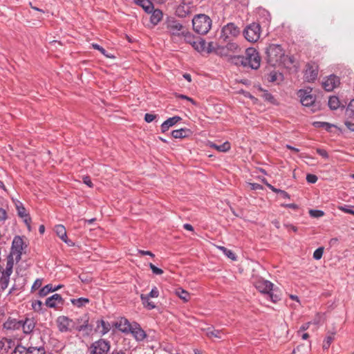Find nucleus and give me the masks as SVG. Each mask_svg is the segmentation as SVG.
Listing matches in <instances>:
<instances>
[{
    "label": "nucleus",
    "mask_w": 354,
    "mask_h": 354,
    "mask_svg": "<svg viewBox=\"0 0 354 354\" xmlns=\"http://www.w3.org/2000/svg\"><path fill=\"white\" fill-rule=\"evenodd\" d=\"M110 345L109 342L104 339H100L93 342L90 347L91 354H107Z\"/></svg>",
    "instance_id": "f8f14e48"
},
{
    "label": "nucleus",
    "mask_w": 354,
    "mask_h": 354,
    "mask_svg": "<svg viewBox=\"0 0 354 354\" xmlns=\"http://www.w3.org/2000/svg\"><path fill=\"white\" fill-rule=\"evenodd\" d=\"M245 38L250 42H256L261 35V26L257 23H252L246 26L243 31Z\"/></svg>",
    "instance_id": "0eeeda50"
},
{
    "label": "nucleus",
    "mask_w": 354,
    "mask_h": 354,
    "mask_svg": "<svg viewBox=\"0 0 354 354\" xmlns=\"http://www.w3.org/2000/svg\"><path fill=\"white\" fill-rule=\"evenodd\" d=\"M221 335H222L221 330H215V329L210 328H207V335L209 337H216V338L221 339V338H222Z\"/></svg>",
    "instance_id": "c9c22d12"
},
{
    "label": "nucleus",
    "mask_w": 354,
    "mask_h": 354,
    "mask_svg": "<svg viewBox=\"0 0 354 354\" xmlns=\"http://www.w3.org/2000/svg\"><path fill=\"white\" fill-rule=\"evenodd\" d=\"M21 327V320H17L16 319L9 317L6 322L3 324V328L7 330H18Z\"/></svg>",
    "instance_id": "b1692460"
},
{
    "label": "nucleus",
    "mask_w": 354,
    "mask_h": 354,
    "mask_svg": "<svg viewBox=\"0 0 354 354\" xmlns=\"http://www.w3.org/2000/svg\"><path fill=\"white\" fill-rule=\"evenodd\" d=\"M179 38L183 39L185 42L188 43L192 46L196 41V38L194 36V35L191 33L189 31H188L186 28L185 29L183 33H182L181 36Z\"/></svg>",
    "instance_id": "c756f323"
},
{
    "label": "nucleus",
    "mask_w": 354,
    "mask_h": 354,
    "mask_svg": "<svg viewBox=\"0 0 354 354\" xmlns=\"http://www.w3.org/2000/svg\"><path fill=\"white\" fill-rule=\"evenodd\" d=\"M28 354H46V351L43 346H30Z\"/></svg>",
    "instance_id": "4c0bfd02"
},
{
    "label": "nucleus",
    "mask_w": 354,
    "mask_h": 354,
    "mask_svg": "<svg viewBox=\"0 0 354 354\" xmlns=\"http://www.w3.org/2000/svg\"><path fill=\"white\" fill-rule=\"evenodd\" d=\"M111 329V326L109 322L103 319L98 320L96 324V330L99 331L102 335L106 334Z\"/></svg>",
    "instance_id": "393cba45"
},
{
    "label": "nucleus",
    "mask_w": 354,
    "mask_h": 354,
    "mask_svg": "<svg viewBox=\"0 0 354 354\" xmlns=\"http://www.w3.org/2000/svg\"><path fill=\"white\" fill-rule=\"evenodd\" d=\"M177 295L183 301H187L189 298V293L182 288H178L176 290Z\"/></svg>",
    "instance_id": "a19ab883"
},
{
    "label": "nucleus",
    "mask_w": 354,
    "mask_h": 354,
    "mask_svg": "<svg viewBox=\"0 0 354 354\" xmlns=\"http://www.w3.org/2000/svg\"><path fill=\"white\" fill-rule=\"evenodd\" d=\"M23 249V239L19 236H15L12 241L11 252L10 254L15 257V259L17 262L21 260Z\"/></svg>",
    "instance_id": "9b49d317"
},
{
    "label": "nucleus",
    "mask_w": 354,
    "mask_h": 354,
    "mask_svg": "<svg viewBox=\"0 0 354 354\" xmlns=\"http://www.w3.org/2000/svg\"><path fill=\"white\" fill-rule=\"evenodd\" d=\"M24 222L26 224L28 228L30 230V222H31V218L29 216V215L27 214V217H24Z\"/></svg>",
    "instance_id": "69168bd1"
},
{
    "label": "nucleus",
    "mask_w": 354,
    "mask_h": 354,
    "mask_svg": "<svg viewBox=\"0 0 354 354\" xmlns=\"http://www.w3.org/2000/svg\"><path fill=\"white\" fill-rule=\"evenodd\" d=\"M54 230L62 241L70 245L71 241L68 239L66 230L63 225H55Z\"/></svg>",
    "instance_id": "4be33fe9"
},
{
    "label": "nucleus",
    "mask_w": 354,
    "mask_h": 354,
    "mask_svg": "<svg viewBox=\"0 0 354 354\" xmlns=\"http://www.w3.org/2000/svg\"><path fill=\"white\" fill-rule=\"evenodd\" d=\"M74 322L73 329L78 332H84L86 335H89L93 330V326L89 324L88 314L85 313L82 316L78 317Z\"/></svg>",
    "instance_id": "423d86ee"
},
{
    "label": "nucleus",
    "mask_w": 354,
    "mask_h": 354,
    "mask_svg": "<svg viewBox=\"0 0 354 354\" xmlns=\"http://www.w3.org/2000/svg\"><path fill=\"white\" fill-rule=\"evenodd\" d=\"M28 348L21 345H17L11 354H28Z\"/></svg>",
    "instance_id": "ea45409f"
},
{
    "label": "nucleus",
    "mask_w": 354,
    "mask_h": 354,
    "mask_svg": "<svg viewBox=\"0 0 354 354\" xmlns=\"http://www.w3.org/2000/svg\"><path fill=\"white\" fill-rule=\"evenodd\" d=\"M192 26L196 32L200 35H205L212 27V19L206 15H197L192 19Z\"/></svg>",
    "instance_id": "20e7f679"
},
{
    "label": "nucleus",
    "mask_w": 354,
    "mask_h": 354,
    "mask_svg": "<svg viewBox=\"0 0 354 354\" xmlns=\"http://www.w3.org/2000/svg\"><path fill=\"white\" fill-rule=\"evenodd\" d=\"M14 203L17 210V214L19 216H20L21 218L27 217L26 210L24 207L23 203L18 200L14 201Z\"/></svg>",
    "instance_id": "2f4dec72"
},
{
    "label": "nucleus",
    "mask_w": 354,
    "mask_h": 354,
    "mask_svg": "<svg viewBox=\"0 0 354 354\" xmlns=\"http://www.w3.org/2000/svg\"><path fill=\"white\" fill-rule=\"evenodd\" d=\"M134 2L148 13H151L153 9V5L149 0H134Z\"/></svg>",
    "instance_id": "a878e982"
},
{
    "label": "nucleus",
    "mask_w": 354,
    "mask_h": 354,
    "mask_svg": "<svg viewBox=\"0 0 354 354\" xmlns=\"http://www.w3.org/2000/svg\"><path fill=\"white\" fill-rule=\"evenodd\" d=\"M209 147L211 148L216 149L218 151H220V152H227L230 149L231 145L228 141H226L220 145H218L213 142H210Z\"/></svg>",
    "instance_id": "cd10ccee"
},
{
    "label": "nucleus",
    "mask_w": 354,
    "mask_h": 354,
    "mask_svg": "<svg viewBox=\"0 0 354 354\" xmlns=\"http://www.w3.org/2000/svg\"><path fill=\"white\" fill-rule=\"evenodd\" d=\"M313 127L315 128H323L325 129L327 131L330 132L331 130L330 129L333 127H335V125L330 124L326 122H320V121H315L313 122Z\"/></svg>",
    "instance_id": "473e14b6"
},
{
    "label": "nucleus",
    "mask_w": 354,
    "mask_h": 354,
    "mask_svg": "<svg viewBox=\"0 0 354 354\" xmlns=\"http://www.w3.org/2000/svg\"><path fill=\"white\" fill-rule=\"evenodd\" d=\"M149 266L154 274L160 275L163 273V270L162 269L156 267L151 263L149 264Z\"/></svg>",
    "instance_id": "49530a36"
},
{
    "label": "nucleus",
    "mask_w": 354,
    "mask_h": 354,
    "mask_svg": "<svg viewBox=\"0 0 354 354\" xmlns=\"http://www.w3.org/2000/svg\"><path fill=\"white\" fill-rule=\"evenodd\" d=\"M53 292V285L49 283L44 286L42 288L40 289L39 292V295L40 297H45L50 292Z\"/></svg>",
    "instance_id": "58836bf2"
},
{
    "label": "nucleus",
    "mask_w": 354,
    "mask_h": 354,
    "mask_svg": "<svg viewBox=\"0 0 354 354\" xmlns=\"http://www.w3.org/2000/svg\"><path fill=\"white\" fill-rule=\"evenodd\" d=\"M334 336L335 333H328L323 342L322 347L324 350H327L330 347L332 342L334 339Z\"/></svg>",
    "instance_id": "f704fd0d"
},
{
    "label": "nucleus",
    "mask_w": 354,
    "mask_h": 354,
    "mask_svg": "<svg viewBox=\"0 0 354 354\" xmlns=\"http://www.w3.org/2000/svg\"><path fill=\"white\" fill-rule=\"evenodd\" d=\"M151 12L150 21L153 25H157L162 18V12L159 9H153Z\"/></svg>",
    "instance_id": "c85d7f7f"
},
{
    "label": "nucleus",
    "mask_w": 354,
    "mask_h": 354,
    "mask_svg": "<svg viewBox=\"0 0 354 354\" xmlns=\"http://www.w3.org/2000/svg\"><path fill=\"white\" fill-rule=\"evenodd\" d=\"M250 186L251 189L254 190L261 189L263 188L262 186L258 183H251Z\"/></svg>",
    "instance_id": "0e129e2a"
},
{
    "label": "nucleus",
    "mask_w": 354,
    "mask_h": 354,
    "mask_svg": "<svg viewBox=\"0 0 354 354\" xmlns=\"http://www.w3.org/2000/svg\"><path fill=\"white\" fill-rule=\"evenodd\" d=\"M166 27L167 31L171 36L176 37L178 38L181 36L185 29V28L178 21L174 18L167 20Z\"/></svg>",
    "instance_id": "9d476101"
},
{
    "label": "nucleus",
    "mask_w": 354,
    "mask_h": 354,
    "mask_svg": "<svg viewBox=\"0 0 354 354\" xmlns=\"http://www.w3.org/2000/svg\"><path fill=\"white\" fill-rule=\"evenodd\" d=\"M266 60L272 66H279L285 61V53L279 44H272L266 48Z\"/></svg>",
    "instance_id": "f03ea898"
},
{
    "label": "nucleus",
    "mask_w": 354,
    "mask_h": 354,
    "mask_svg": "<svg viewBox=\"0 0 354 354\" xmlns=\"http://www.w3.org/2000/svg\"><path fill=\"white\" fill-rule=\"evenodd\" d=\"M182 118L180 116L177 115L168 118L161 124L162 132L164 133L168 131L171 127H173L177 122H180Z\"/></svg>",
    "instance_id": "5701e85b"
},
{
    "label": "nucleus",
    "mask_w": 354,
    "mask_h": 354,
    "mask_svg": "<svg viewBox=\"0 0 354 354\" xmlns=\"http://www.w3.org/2000/svg\"><path fill=\"white\" fill-rule=\"evenodd\" d=\"M183 227L189 231H194V227L191 224L185 223L183 225Z\"/></svg>",
    "instance_id": "338daca9"
},
{
    "label": "nucleus",
    "mask_w": 354,
    "mask_h": 354,
    "mask_svg": "<svg viewBox=\"0 0 354 354\" xmlns=\"http://www.w3.org/2000/svg\"><path fill=\"white\" fill-rule=\"evenodd\" d=\"M339 209L345 213L350 214L351 215H354V210L352 209V207H351L349 206L345 205L344 207H340Z\"/></svg>",
    "instance_id": "603ef678"
},
{
    "label": "nucleus",
    "mask_w": 354,
    "mask_h": 354,
    "mask_svg": "<svg viewBox=\"0 0 354 354\" xmlns=\"http://www.w3.org/2000/svg\"><path fill=\"white\" fill-rule=\"evenodd\" d=\"M309 215L313 218H320L324 215V212L319 209H310Z\"/></svg>",
    "instance_id": "37998d69"
},
{
    "label": "nucleus",
    "mask_w": 354,
    "mask_h": 354,
    "mask_svg": "<svg viewBox=\"0 0 354 354\" xmlns=\"http://www.w3.org/2000/svg\"><path fill=\"white\" fill-rule=\"evenodd\" d=\"M138 252L142 255H149L151 257H154V254L150 252V251H148V250H138Z\"/></svg>",
    "instance_id": "e2e57ef3"
},
{
    "label": "nucleus",
    "mask_w": 354,
    "mask_h": 354,
    "mask_svg": "<svg viewBox=\"0 0 354 354\" xmlns=\"http://www.w3.org/2000/svg\"><path fill=\"white\" fill-rule=\"evenodd\" d=\"M83 182L84 184H86L89 187H93V184L89 176H84L83 177Z\"/></svg>",
    "instance_id": "13d9d810"
},
{
    "label": "nucleus",
    "mask_w": 354,
    "mask_h": 354,
    "mask_svg": "<svg viewBox=\"0 0 354 354\" xmlns=\"http://www.w3.org/2000/svg\"><path fill=\"white\" fill-rule=\"evenodd\" d=\"M262 97L266 100L271 103H274V96L266 90H262Z\"/></svg>",
    "instance_id": "79ce46f5"
},
{
    "label": "nucleus",
    "mask_w": 354,
    "mask_h": 354,
    "mask_svg": "<svg viewBox=\"0 0 354 354\" xmlns=\"http://www.w3.org/2000/svg\"><path fill=\"white\" fill-rule=\"evenodd\" d=\"M328 106L330 109L336 110L340 106V102L337 96H331L328 100Z\"/></svg>",
    "instance_id": "72a5a7b5"
},
{
    "label": "nucleus",
    "mask_w": 354,
    "mask_h": 354,
    "mask_svg": "<svg viewBox=\"0 0 354 354\" xmlns=\"http://www.w3.org/2000/svg\"><path fill=\"white\" fill-rule=\"evenodd\" d=\"M223 254L232 260L234 261L236 259L235 254L231 250L227 248L225 252Z\"/></svg>",
    "instance_id": "5fc2aeb1"
},
{
    "label": "nucleus",
    "mask_w": 354,
    "mask_h": 354,
    "mask_svg": "<svg viewBox=\"0 0 354 354\" xmlns=\"http://www.w3.org/2000/svg\"><path fill=\"white\" fill-rule=\"evenodd\" d=\"M189 133L190 130L186 128H181L171 131V136L174 138H184L187 137Z\"/></svg>",
    "instance_id": "bb28decb"
},
{
    "label": "nucleus",
    "mask_w": 354,
    "mask_h": 354,
    "mask_svg": "<svg viewBox=\"0 0 354 354\" xmlns=\"http://www.w3.org/2000/svg\"><path fill=\"white\" fill-rule=\"evenodd\" d=\"M21 325L24 333L30 334L36 325V322L33 317H26L24 319L21 320Z\"/></svg>",
    "instance_id": "a211bd4d"
},
{
    "label": "nucleus",
    "mask_w": 354,
    "mask_h": 354,
    "mask_svg": "<svg viewBox=\"0 0 354 354\" xmlns=\"http://www.w3.org/2000/svg\"><path fill=\"white\" fill-rule=\"evenodd\" d=\"M156 118V115L151 113H146L145 115V120L149 123L151 122Z\"/></svg>",
    "instance_id": "4d7b16f0"
},
{
    "label": "nucleus",
    "mask_w": 354,
    "mask_h": 354,
    "mask_svg": "<svg viewBox=\"0 0 354 354\" xmlns=\"http://www.w3.org/2000/svg\"><path fill=\"white\" fill-rule=\"evenodd\" d=\"M159 296V291L155 286L153 287L148 295L142 294L140 299L144 306L148 310H152L156 308V306L153 301H149V298H156Z\"/></svg>",
    "instance_id": "4468645a"
},
{
    "label": "nucleus",
    "mask_w": 354,
    "mask_h": 354,
    "mask_svg": "<svg viewBox=\"0 0 354 354\" xmlns=\"http://www.w3.org/2000/svg\"><path fill=\"white\" fill-rule=\"evenodd\" d=\"M254 285L260 292L266 295L273 303H277L281 299L280 295L273 289L274 285L270 281L261 278L257 279L254 282Z\"/></svg>",
    "instance_id": "7ed1b4c3"
},
{
    "label": "nucleus",
    "mask_w": 354,
    "mask_h": 354,
    "mask_svg": "<svg viewBox=\"0 0 354 354\" xmlns=\"http://www.w3.org/2000/svg\"><path fill=\"white\" fill-rule=\"evenodd\" d=\"M339 78L335 75H330L322 82V86L326 91H332L339 84Z\"/></svg>",
    "instance_id": "dca6fc26"
},
{
    "label": "nucleus",
    "mask_w": 354,
    "mask_h": 354,
    "mask_svg": "<svg viewBox=\"0 0 354 354\" xmlns=\"http://www.w3.org/2000/svg\"><path fill=\"white\" fill-rule=\"evenodd\" d=\"M318 66L315 64L308 63L304 71V80L308 82H313L317 77Z\"/></svg>",
    "instance_id": "2eb2a0df"
},
{
    "label": "nucleus",
    "mask_w": 354,
    "mask_h": 354,
    "mask_svg": "<svg viewBox=\"0 0 354 354\" xmlns=\"http://www.w3.org/2000/svg\"><path fill=\"white\" fill-rule=\"evenodd\" d=\"M316 151L319 156L325 159H328L329 158L328 152L324 149L317 148Z\"/></svg>",
    "instance_id": "8fccbe9b"
},
{
    "label": "nucleus",
    "mask_w": 354,
    "mask_h": 354,
    "mask_svg": "<svg viewBox=\"0 0 354 354\" xmlns=\"http://www.w3.org/2000/svg\"><path fill=\"white\" fill-rule=\"evenodd\" d=\"M57 324L58 329L62 333H65L68 331H72L74 326L73 319H71L66 316H60L57 319Z\"/></svg>",
    "instance_id": "ddd939ff"
},
{
    "label": "nucleus",
    "mask_w": 354,
    "mask_h": 354,
    "mask_svg": "<svg viewBox=\"0 0 354 354\" xmlns=\"http://www.w3.org/2000/svg\"><path fill=\"white\" fill-rule=\"evenodd\" d=\"M129 333H131L138 342L143 341L147 337L145 331L137 322H133V326Z\"/></svg>",
    "instance_id": "f3484780"
},
{
    "label": "nucleus",
    "mask_w": 354,
    "mask_h": 354,
    "mask_svg": "<svg viewBox=\"0 0 354 354\" xmlns=\"http://www.w3.org/2000/svg\"><path fill=\"white\" fill-rule=\"evenodd\" d=\"M346 127L351 131H353L354 132V123L351 122H349V121H346L344 122Z\"/></svg>",
    "instance_id": "052dcab7"
},
{
    "label": "nucleus",
    "mask_w": 354,
    "mask_h": 354,
    "mask_svg": "<svg viewBox=\"0 0 354 354\" xmlns=\"http://www.w3.org/2000/svg\"><path fill=\"white\" fill-rule=\"evenodd\" d=\"M115 326L122 333H129L133 326V323L131 324L127 319L121 317L115 323Z\"/></svg>",
    "instance_id": "412c9836"
},
{
    "label": "nucleus",
    "mask_w": 354,
    "mask_h": 354,
    "mask_svg": "<svg viewBox=\"0 0 354 354\" xmlns=\"http://www.w3.org/2000/svg\"><path fill=\"white\" fill-rule=\"evenodd\" d=\"M41 285H42V279H37L32 286V290H37L41 286Z\"/></svg>",
    "instance_id": "3c124183"
},
{
    "label": "nucleus",
    "mask_w": 354,
    "mask_h": 354,
    "mask_svg": "<svg viewBox=\"0 0 354 354\" xmlns=\"http://www.w3.org/2000/svg\"><path fill=\"white\" fill-rule=\"evenodd\" d=\"M346 111L349 112L350 115H354V99L350 101L347 106Z\"/></svg>",
    "instance_id": "864d4df0"
},
{
    "label": "nucleus",
    "mask_w": 354,
    "mask_h": 354,
    "mask_svg": "<svg viewBox=\"0 0 354 354\" xmlns=\"http://www.w3.org/2000/svg\"><path fill=\"white\" fill-rule=\"evenodd\" d=\"M176 97H178L179 99L187 100L191 102L193 104H196L195 101L192 98H191L185 95H183V94H178V95H176Z\"/></svg>",
    "instance_id": "6e6d98bb"
},
{
    "label": "nucleus",
    "mask_w": 354,
    "mask_h": 354,
    "mask_svg": "<svg viewBox=\"0 0 354 354\" xmlns=\"http://www.w3.org/2000/svg\"><path fill=\"white\" fill-rule=\"evenodd\" d=\"M14 261H15V257L10 254L7 258L6 268L3 270L0 277V288L3 290L8 286L9 278L12 272Z\"/></svg>",
    "instance_id": "39448f33"
},
{
    "label": "nucleus",
    "mask_w": 354,
    "mask_h": 354,
    "mask_svg": "<svg viewBox=\"0 0 354 354\" xmlns=\"http://www.w3.org/2000/svg\"><path fill=\"white\" fill-rule=\"evenodd\" d=\"M324 253V248H319L316 249L313 253V258L316 260L320 259Z\"/></svg>",
    "instance_id": "a18cd8bd"
},
{
    "label": "nucleus",
    "mask_w": 354,
    "mask_h": 354,
    "mask_svg": "<svg viewBox=\"0 0 354 354\" xmlns=\"http://www.w3.org/2000/svg\"><path fill=\"white\" fill-rule=\"evenodd\" d=\"M11 339L6 338L0 341V349H2L4 347L6 343H8V344L9 345L11 343Z\"/></svg>",
    "instance_id": "680f3d73"
},
{
    "label": "nucleus",
    "mask_w": 354,
    "mask_h": 354,
    "mask_svg": "<svg viewBox=\"0 0 354 354\" xmlns=\"http://www.w3.org/2000/svg\"><path fill=\"white\" fill-rule=\"evenodd\" d=\"M236 64L243 67L250 68L257 70L260 67L261 57L259 52L254 48H248L245 50V55L235 57Z\"/></svg>",
    "instance_id": "f257e3e1"
},
{
    "label": "nucleus",
    "mask_w": 354,
    "mask_h": 354,
    "mask_svg": "<svg viewBox=\"0 0 354 354\" xmlns=\"http://www.w3.org/2000/svg\"><path fill=\"white\" fill-rule=\"evenodd\" d=\"M310 91L306 90H299V97L301 98V103L306 106H310L315 102V97L310 93Z\"/></svg>",
    "instance_id": "6ab92c4d"
},
{
    "label": "nucleus",
    "mask_w": 354,
    "mask_h": 354,
    "mask_svg": "<svg viewBox=\"0 0 354 354\" xmlns=\"http://www.w3.org/2000/svg\"><path fill=\"white\" fill-rule=\"evenodd\" d=\"M7 218V213L5 209L0 208V221H3Z\"/></svg>",
    "instance_id": "bf43d9fd"
},
{
    "label": "nucleus",
    "mask_w": 354,
    "mask_h": 354,
    "mask_svg": "<svg viewBox=\"0 0 354 354\" xmlns=\"http://www.w3.org/2000/svg\"><path fill=\"white\" fill-rule=\"evenodd\" d=\"M91 45H92L93 48L99 50L105 57H111V55L107 54L106 50L103 47L100 46L99 44H92Z\"/></svg>",
    "instance_id": "c03bdc74"
},
{
    "label": "nucleus",
    "mask_w": 354,
    "mask_h": 354,
    "mask_svg": "<svg viewBox=\"0 0 354 354\" xmlns=\"http://www.w3.org/2000/svg\"><path fill=\"white\" fill-rule=\"evenodd\" d=\"M205 41L203 39L196 40L192 46L198 52L203 51L205 48Z\"/></svg>",
    "instance_id": "e433bc0d"
},
{
    "label": "nucleus",
    "mask_w": 354,
    "mask_h": 354,
    "mask_svg": "<svg viewBox=\"0 0 354 354\" xmlns=\"http://www.w3.org/2000/svg\"><path fill=\"white\" fill-rule=\"evenodd\" d=\"M309 325H310V322L306 323V324H303V325L300 327V329H299V330H303V331L306 330L308 328Z\"/></svg>",
    "instance_id": "774afa93"
},
{
    "label": "nucleus",
    "mask_w": 354,
    "mask_h": 354,
    "mask_svg": "<svg viewBox=\"0 0 354 354\" xmlns=\"http://www.w3.org/2000/svg\"><path fill=\"white\" fill-rule=\"evenodd\" d=\"M45 304L48 308H56L63 305L64 299L59 294L56 293L47 298Z\"/></svg>",
    "instance_id": "aec40b11"
},
{
    "label": "nucleus",
    "mask_w": 354,
    "mask_h": 354,
    "mask_svg": "<svg viewBox=\"0 0 354 354\" xmlns=\"http://www.w3.org/2000/svg\"><path fill=\"white\" fill-rule=\"evenodd\" d=\"M195 11L196 7L193 2L189 0H183L176 9V15L179 17L184 18Z\"/></svg>",
    "instance_id": "1a4fd4ad"
},
{
    "label": "nucleus",
    "mask_w": 354,
    "mask_h": 354,
    "mask_svg": "<svg viewBox=\"0 0 354 354\" xmlns=\"http://www.w3.org/2000/svg\"><path fill=\"white\" fill-rule=\"evenodd\" d=\"M71 302L73 306L77 308H82L88 304L90 302V301L88 298L80 297L77 299H71Z\"/></svg>",
    "instance_id": "7c9ffc66"
},
{
    "label": "nucleus",
    "mask_w": 354,
    "mask_h": 354,
    "mask_svg": "<svg viewBox=\"0 0 354 354\" xmlns=\"http://www.w3.org/2000/svg\"><path fill=\"white\" fill-rule=\"evenodd\" d=\"M318 180V178L315 174H308L306 176V180L309 183H315Z\"/></svg>",
    "instance_id": "de8ad7c7"
},
{
    "label": "nucleus",
    "mask_w": 354,
    "mask_h": 354,
    "mask_svg": "<svg viewBox=\"0 0 354 354\" xmlns=\"http://www.w3.org/2000/svg\"><path fill=\"white\" fill-rule=\"evenodd\" d=\"M240 33V29L234 23H228L221 30V39L224 41H230L237 37Z\"/></svg>",
    "instance_id": "6e6552de"
},
{
    "label": "nucleus",
    "mask_w": 354,
    "mask_h": 354,
    "mask_svg": "<svg viewBox=\"0 0 354 354\" xmlns=\"http://www.w3.org/2000/svg\"><path fill=\"white\" fill-rule=\"evenodd\" d=\"M42 302L39 300H36L32 302V307L35 311H39L41 309Z\"/></svg>",
    "instance_id": "09e8293b"
}]
</instances>
